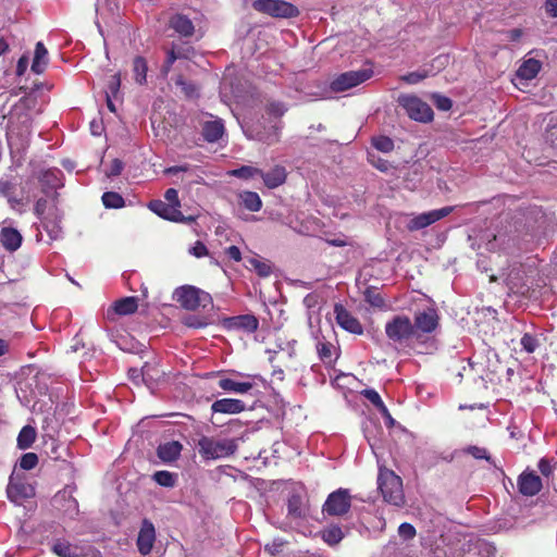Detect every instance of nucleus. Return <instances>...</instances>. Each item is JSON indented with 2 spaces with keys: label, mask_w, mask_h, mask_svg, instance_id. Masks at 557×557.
I'll list each match as a JSON object with an SVG mask.
<instances>
[{
  "label": "nucleus",
  "mask_w": 557,
  "mask_h": 557,
  "mask_svg": "<svg viewBox=\"0 0 557 557\" xmlns=\"http://www.w3.org/2000/svg\"><path fill=\"white\" fill-rule=\"evenodd\" d=\"M377 487L384 502L396 507L405 505L401 478L384 465L379 466Z\"/></svg>",
  "instance_id": "1"
},
{
  "label": "nucleus",
  "mask_w": 557,
  "mask_h": 557,
  "mask_svg": "<svg viewBox=\"0 0 557 557\" xmlns=\"http://www.w3.org/2000/svg\"><path fill=\"white\" fill-rule=\"evenodd\" d=\"M173 298L186 310L195 311L198 308L207 309L212 307L211 295L196 286L184 285L174 290Z\"/></svg>",
  "instance_id": "2"
},
{
  "label": "nucleus",
  "mask_w": 557,
  "mask_h": 557,
  "mask_svg": "<svg viewBox=\"0 0 557 557\" xmlns=\"http://www.w3.org/2000/svg\"><path fill=\"white\" fill-rule=\"evenodd\" d=\"M198 451L203 459H220L230 457L237 450V443L234 438L216 440L202 436L198 441Z\"/></svg>",
  "instance_id": "3"
},
{
  "label": "nucleus",
  "mask_w": 557,
  "mask_h": 557,
  "mask_svg": "<svg viewBox=\"0 0 557 557\" xmlns=\"http://www.w3.org/2000/svg\"><path fill=\"white\" fill-rule=\"evenodd\" d=\"M252 8L274 18H293L300 13L295 4L285 0H255Z\"/></svg>",
  "instance_id": "4"
},
{
  "label": "nucleus",
  "mask_w": 557,
  "mask_h": 557,
  "mask_svg": "<svg viewBox=\"0 0 557 557\" xmlns=\"http://www.w3.org/2000/svg\"><path fill=\"white\" fill-rule=\"evenodd\" d=\"M385 334L391 342L400 345L416 337L412 321L405 314L394 315L387 321Z\"/></svg>",
  "instance_id": "5"
},
{
  "label": "nucleus",
  "mask_w": 557,
  "mask_h": 557,
  "mask_svg": "<svg viewBox=\"0 0 557 557\" xmlns=\"http://www.w3.org/2000/svg\"><path fill=\"white\" fill-rule=\"evenodd\" d=\"M397 101L410 119L423 123L432 121V108L419 97L412 95H400Z\"/></svg>",
  "instance_id": "6"
},
{
  "label": "nucleus",
  "mask_w": 557,
  "mask_h": 557,
  "mask_svg": "<svg viewBox=\"0 0 557 557\" xmlns=\"http://www.w3.org/2000/svg\"><path fill=\"white\" fill-rule=\"evenodd\" d=\"M372 75L373 71L371 69L345 72L330 83V89L333 92H343L368 81Z\"/></svg>",
  "instance_id": "7"
},
{
  "label": "nucleus",
  "mask_w": 557,
  "mask_h": 557,
  "mask_svg": "<svg viewBox=\"0 0 557 557\" xmlns=\"http://www.w3.org/2000/svg\"><path fill=\"white\" fill-rule=\"evenodd\" d=\"M350 507L351 499L348 491L338 488L327 496L322 510L329 516H344L349 511Z\"/></svg>",
  "instance_id": "8"
},
{
  "label": "nucleus",
  "mask_w": 557,
  "mask_h": 557,
  "mask_svg": "<svg viewBox=\"0 0 557 557\" xmlns=\"http://www.w3.org/2000/svg\"><path fill=\"white\" fill-rule=\"evenodd\" d=\"M221 325L227 332H244L250 334L258 330L259 321L253 314H240L224 318L221 321Z\"/></svg>",
  "instance_id": "9"
},
{
  "label": "nucleus",
  "mask_w": 557,
  "mask_h": 557,
  "mask_svg": "<svg viewBox=\"0 0 557 557\" xmlns=\"http://www.w3.org/2000/svg\"><path fill=\"white\" fill-rule=\"evenodd\" d=\"M148 208L157 215L180 223H191L195 221L194 216H184V214L175 206L164 202L162 200H151Z\"/></svg>",
  "instance_id": "10"
},
{
  "label": "nucleus",
  "mask_w": 557,
  "mask_h": 557,
  "mask_svg": "<svg viewBox=\"0 0 557 557\" xmlns=\"http://www.w3.org/2000/svg\"><path fill=\"white\" fill-rule=\"evenodd\" d=\"M414 326L416 338L420 337V333L430 334L438 325V315L435 309L426 308L421 311H417L414 314Z\"/></svg>",
  "instance_id": "11"
},
{
  "label": "nucleus",
  "mask_w": 557,
  "mask_h": 557,
  "mask_svg": "<svg viewBox=\"0 0 557 557\" xmlns=\"http://www.w3.org/2000/svg\"><path fill=\"white\" fill-rule=\"evenodd\" d=\"M7 495L12 503L22 504V502L35 495V490L30 484L11 475L7 486Z\"/></svg>",
  "instance_id": "12"
},
{
  "label": "nucleus",
  "mask_w": 557,
  "mask_h": 557,
  "mask_svg": "<svg viewBox=\"0 0 557 557\" xmlns=\"http://www.w3.org/2000/svg\"><path fill=\"white\" fill-rule=\"evenodd\" d=\"M451 211L453 207H444L442 209L421 213L409 221L408 228L410 231L422 230L441 220L442 218L448 215Z\"/></svg>",
  "instance_id": "13"
},
{
  "label": "nucleus",
  "mask_w": 557,
  "mask_h": 557,
  "mask_svg": "<svg viewBox=\"0 0 557 557\" xmlns=\"http://www.w3.org/2000/svg\"><path fill=\"white\" fill-rule=\"evenodd\" d=\"M517 485L523 496H535L541 492L543 482L534 471L525 470L518 476Z\"/></svg>",
  "instance_id": "14"
},
{
  "label": "nucleus",
  "mask_w": 557,
  "mask_h": 557,
  "mask_svg": "<svg viewBox=\"0 0 557 557\" xmlns=\"http://www.w3.org/2000/svg\"><path fill=\"white\" fill-rule=\"evenodd\" d=\"M334 312L336 322L342 329L356 335H361L363 333V327L360 321L343 305H335Z\"/></svg>",
  "instance_id": "15"
},
{
  "label": "nucleus",
  "mask_w": 557,
  "mask_h": 557,
  "mask_svg": "<svg viewBox=\"0 0 557 557\" xmlns=\"http://www.w3.org/2000/svg\"><path fill=\"white\" fill-rule=\"evenodd\" d=\"M156 541V529L151 521L144 519L137 536L138 552L146 556L152 550Z\"/></svg>",
  "instance_id": "16"
},
{
  "label": "nucleus",
  "mask_w": 557,
  "mask_h": 557,
  "mask_svg": "<svg viewBox=\"0 0 557 557\" xmlns=\"http://www.w3.org/2000/svg\"><path fill=\"white\" fill-rule=\"evenodd\" d=\"M16 190L17 184L15 182L3 178L0 180V196L8 200L11 209L22 212L20 208L28 203V198L18 197Z\"/></svg>",
  "instance_id": "17"
},
{
  "label": "nucleus",
  "mask_w": 557,
  "mask_h": 557,
  "mask_svg": "<svg viewBox=\"0 0 557 557\" xmlns=\"http://www.w3.org/2000/svg\"><path fill=\"white\" fill-rule=\"evenodd\" d=\"M168 26L182 38L193 37L196 32L193 21L183 13L172 14L169 17Z\"/></svg>",
  "instance_id": "18"
},
{
  "label": "nucleus",
  "mask_w": 557,
  "mask_h": 557,
  "mask_svg": "<svg viewBox=\"0 0 557 557\" xmlns=\"http://www.w3.org/2000/svg\"><path fill=\"white\" fill-rule=\"evenodd\" d=\"M260 177L269 189H274L285 184L287 171L285 166L276 164L268 172L261 170Z\"/></svg>",
  "instance_id": "19"
},
{
  "label": "nucleus",
  "mask_w": 557,
  "mask_h": 557,
  "mask_svg": "<svg viewBox=\"0 0 557 557\" xmlns=\"http://www.w3.org/2000/svg\"><path fill=\"white\" fill-rule=\"evenodd\" d=\"M245 409V403L234 398L218 399L211 405L212 412L216 413L236 414L243 412Z\"/></svg>",
  "instance_id": "20"
},
{
  "label": "nucleus",
  "mask_w": 557,
  "mask_h": 557,
  "mask_svg": "<svg viewBox=\"0 0 557 557\" xmlns=\"http://www.w3.org/2000/svg\"><path fill=\"white\" fill-rule=\"evenodd\" d=\"M315 349L320 361L324 366H333L338 358L336 347L324 338L317 341Z\"/></svg>",
  "instance_id": "21"
},
{
  "label": "nucleus",
  "mask_w": 557,
  "mask_h": 557,
  "mask_svg": "<svg viewBox=\"0 0 557 557\" xmlns=\"http://www.w3.org/2000/svg\"><path fill=\"white\" fill-rule=\"evenodd\" d=\"M183 445L178 441H171L160 444L157 448V456L163 462H173L178 459Z\"/></svg>",
  "instance_id": "22"
},
{
  "label": "nucleus",
  "mask_w": 557,
  "mask_h": 557,
  "mask_svg": "<svg viewBox=\"0 0 557 557\" xmlns=\"http://www.w3.org/2000/svg\"><path fill=\"white\" fill-rule=\"evenodd\" d=\"M22 240L23 237L16 228L10 226L1 228L0 242L8 251L17 250L22 245Z\"/></svg>",
  "instance_id": "23"
},
{
  "label": "nucleus",
  "mask_w": 557,
  "mask_h": 557,
  "mask_svg": "<svg viewBox=\"0 0 557 557\" xmlns=\"http://www.w3.org/2000/svg\"><path fill=\"white\" fill-rule=\"evenodd\" d=\"M225 128L221 119L207 121L202 125V137L207 143H216L224 135Z\"/></svg>",
  "instance_id": "24"
},
{
  "label": "nucleus",
  "mask_w": 557,
  "mask_h": 557,
  "mask_svg": "<svg viewBox=\"0 0 557 557\" xmlns=\"http://www.w3.org/2000/svg\"><path fill=\"white\" fill-rule=\"evenodd\" d=\"M48 50L41 41H38L35 46L32 71L36 74H42L48 65Z\"/></svg>",
  "instance_id": "25"
},
{
  "label": "nucleus",
  "mask_w": 557,
  "mask_h": 557,
  "mask_svg": "<svg viewBox=\"0 0 557 557\" xmlns=\"http://www.w3.org/2000/svg\"><path fill=\"white\" fill-rule=\"evenodd\" d=\"M542 69V63L536 59L525 60L518 69L517 75L525 81H531L536 77Z\"/></svg>",
  "instance_id": "26"
},
{
  "label": "nucleus",
  "mask_w": 557,
  "mask_h": 557,
  "mask_svg": "<svg viewBox=\"0 0 557 557\" xmlns=\"http://www.w3.org/2000/svg\"><path fill=\"white\" fill-rule=\"evenodd\" d=\"M138 308L137 298L129 296V297H123L121 299H117L114 301L112 309L114 313L119 315H127L136 312Z\"/></svg>",
  "instance_id": "27"
},
{
  "label": "nucleus",
  "mask_w": 557,
  "mask_h": 557,
  "mask_svg": "<svg viewBox=\"0 0 557 557\" xmlns=\"http://www.w3.org/2000/svg\"><path fill=\"white\" fill-rule=\"evenodd\" d=\"M218 385L223 391L233 392L235 394H246L253 387L251 382H236L228 377L221 379Z\"/></svg>",
  "instance_id": "28"
},
{
  "label": "nucleus",
  "mask_w": 557,
  "mask_h": 557,
  "mask_svg": "<svg viewBox=\"0 0 557 557\" xmlns=\"http://www.w3.org/2000/svg\"><path fill=\"white\" fill-rule=\"evenodd\" d=\"M60 173L59 170H47L41 174L39 182L44 194L48 195L51 190H55L60 186L58 176Z\"/></svg>",
  "instance_id": "29"
},
{
  "label": "nucleus",
  "mask_w": 557,
  "mask_h": 557,
  "mask_svg": "<svg viewBox=\"0 0 557 557\" xmlns=\"http://www.w3.org/2000/svg\"><path fill=\"white\" fill-rule=\"evenodd\" d=\"M242 205L251 212H258L262 208V200L256 191L245 190L238 195Z\"/></svg>",
  "instance_id": "30"
},
{
  "label": "nucleus",
  "mask_w": 557,
  "mask_h": 557,
  "mask_svg": "<svg viewBox=\"0 0 557 557\" xmlns=\"http://www.w3.org/2000/svg\"><path fill=\"white\" fill-rule=\"evenodd\" d=\"M133 74L134 79L139 85H145L147 83V72H148V63L147 60L137 55L133 59Z\"/></svg>",
  "instance_id": "31"
},
{
  "label": "nucleus",
  "mask_w": 557,
  "mask_h": 557,
  "mask_svg": "<svg viewBox=\"0 0 557 557\" xmlns=\"http://www.w3.org/2000/svg\"><path fill=\"white\" fill-rule=\"evenodd\" d=\"M52 552L59 557H78V547L72 545L65 540H55L52 545Z\"/></svg>",
  "instance_id": "32"
},
{
  "label": "nucleus",
  "mask_w": 557,
  "mask_h": 557,
  "mask_svg": "<svg viewBox=\"0 0 557 557\" xmlns=\"http://www.w3.org/2000/svg\"><path fill=\"white\" fill-rule=\"evenodd\" d=\"M247 269H252L260 277H268L272 273V265L269 261L262 260L258 257L247 259Z\"/></svg>",
  "instance_id": "33"
},
{
  "label": "nucleus",
  "mask_w": 557,
  "mask_h": 557,
  "mask_svg": "<svg viewBox=\"0 0 557 557\" xmlns=\"http://www.w3.org/2000/svg\"><path fill=\"white\" fill-rule=\"evenodd\" d=\"M37 436L36 429L32 425H25L22 428L17 435V447L20 449H27L32 447Z\"/></svg>",
  "instance_id": "34"
},
{
  "label": "nucleus",
  "mask_w": 557,
  "mask_h": 557,
  "mask_svg": "<svg viewBox=\"0 0 557 557\" xmlns=\"http://www.w3.org/2000/svg\"><path fill=\"white\" fill-rule=\"evenodd\" d=\"M287 513L295 519H299L306 516L302 497L299 494L294 493L288 497Z\"/></svg>",
  "instance_id": "35"
},
{
  "label": "nucleus",
  "mask_w": 557,
  "mask_h": 557,
  "mask_svg": "<svg viewBox=\"0 0 557 557\" xmlns=\"http://www.w3.org/2000/svg\"><path fill=\"white\" fill-rule=\"evenodd\" d=\"M457 376L460 377L459 384L462 381L476 383L478 380H483V376L479 373V370L475 368V364L471 361H468L467 364L462 366L461 370L458 372Z\"/></svg>",
  "instance_id": "36"
},
{
  "label": "nucleus",
  "mask_w": 557,
  "mask_h": 557,
  "mask_svg": "<svg viewBox=\"0 0 557 557\" xmlns=\"http://www.w3.org/2000/svg\"><path fill=\"white\" fill-rule=\"evenodd\" d=\"M227 174L242 180H250L255 176H260L261 170L252 165H242L240 168L228 171Z\"/></svg>",
  "instance_id": "37"
},
{
  "label": "nucleus",
  "mask_w": 557,
  "mask_h": 557,
  "mask_svg": "<svg viewBox=\"0 0 557 557\" xmlns=\"http://www.w3.org/2000/svg\"><path fill=\"white\" fill-rule=\"evenodd\" d=\"M344 537V533L338 525H332L322 531V540L329 545L338 544Z\"/></svg>",
  "instance_id": "38"
},
{
  "label": "nucleus",
  "mask_w": 557,
  "mask_h": 557,
  "mask_svg": "<svg viewBox=\"0 0 557 557\" xmlns=\"http://www.w3.org/2000/svg\"><path fill=\"white\" fill-rule=\"evenodd\" d=\"M101 199L106 208L120 209L125 206L124 198L115 191H106Z\"/></svg>",
  "instance_id": "39"
},
{
  "label": "nucleus",
  "mask_w": 557,
  "mask_h": 557,
  "mask_svg": "<svg viewBox=\"0 0 557 557\" xmlns=\"http://www.w3.org/2000/svg\"><path fill=\"white\" fill-rule=\"evenodd\" d=\"M177 60H181V59L178 58V55L176 53L175 47L170 46V48H166L165 49V59L160 69L161 75L166 77L172 70L173 64Z\"/></svg>",
  "instance_id": "40"
},
{
  "label": "nucleus",
  "mask_w": 557,
  "mask_h": 557,
  "mask_svg": "<svg viewBox=\"0 0 557 557\" xmlns=\"http://www.w3.org/2000/svg\"><path fill=\"white\" fill-rule=\"evenodd\" d=\"M152 479L161 486L174 487L176 484V474L166 470H160L153 473Z\"/></svg>",
  "instance_id": "41"
},
{
  "label": "nucleus",
  "mask_w": 557,
  "mask_h": 557,
  "mask_svg": "<svg viewBox=\"0 0 557 557\" xmlns=\"http://www.w3.org/2000/svg\"><path fill=\"white\" fill-rule=\"evenodd\" d=\"M364 300L375 308H382L385 305L384 298L377 292V289L373 286H369L363 292Z\"/></svg>",
  "instance_id": "42"
},
{
  "label": "nucleus",
  "mask_w": 557,
  "mask_h": 557,
  "mask_svg": "<svg viewBox=\"0 0 557 557\" xmlns=\"http://www.w3.org/2000/svg\"><path fill=\"white\" fill-rule=\"evenodd\" d=\"M174 82L187 98H193L197 95V86L193 82L186 81L182 74L177 75Z\"/></svg>",
  "instance_id": "43"
},
{
  "label": "nucleus",
  "mask_w": 557,
  "mask_h": 557,
  "mask_svg": "<svg viewBox=\"0 0 557 557\" xmlns=\"http://www.w3.org/2000/svg\"><path fill=\"white\" fill-rule=\"evenodd\" d=\"M459 454L471 455L475 459H485L486 461L492 462L491 456L488 455L487 450L483 447L470 445L465 448H461L459 450Z\"/></svg>",
  "instance_id": "44"
},
{
  "label": "nucleus",
  "mask_w": 557,
  "mask_h": 557,
  "mask_svg": "<svg viewBox=\"0 0 557 557\" xmlns=\"http://www.w3.org/2000/svg\"><path fill=\"white\" fill-rule=\"evenodd\" d=\"M372 146L382 152H391L394 149V141L388 136H376L372 138Z\"/></svg>",
  "instance_id": "45"
},
{
  "label": "nucleus",
  "mask_w": 557,
  "mask_h": 557,
  "mask_svg": "<svg viewBox=\"0 0 557 557\" xmlns=\"http://www.w3.org/2000/svg\"><path fill=\"white\" fill-rule=\"evenodd\" d=\"M287 111V107L284 102L281 101H269L265 104V112L268 115L273 116L275 119L282 117Z\"/></svg>",
  "instance_id": "46"
},
{
  "label": "nucleus",
  "mask_w": 557,
  "mask_h": 557,
  "mask_svg": "<svg viewBox=\"0 0 557 557\" xmlns=\"http://www.w3.org/2000/svg\"><path fill=\"white\" fill-rule=\"evenodd\" d=\"M120 88H121V74L115 73L110 77V79L107 83L106 96L119 98Z\"/></svg>",
  "instance_id": "47"
},
{
  "label": "nucleus",
  "mask_w": 557,
  "mask_h": 557,
  "mask_svg": "<svg viewBox=\"0 0 557 557\" xmlns=\"http://www.w3.org/2000/svg\"><path fill=\"white\" fill-rule=\"evenodd\" d=\"M171 46L175 47L180 59L190 60L196 53L195 48L187 42H172Z\"/></svg>",
  "instance_id": "48"
},
{
  "label": "nucleus",
  "mask_w": 557,
  "mask_h": 557,
  "mask_svg": "<svg viewBox=\"0 0 557 557\" xmlns=\"http://www.w3.org/2000/svg\"><path fill=\"white\" fill-rule=\"evenodd\" d=\"M520 344L524 351H527L528 354H532L536 350L540 343L534 335L530 333H524L523 336L521 337Z\"/></svg>",
  "instance_id": "49"
},
{
  "label": "nucleus",
  "mask_w": 557,
  "mask_h": 557,
  "mask_svg": "<svg viewBox=\"0 0 557 557\" xmlns=\"http://www.w3.org/2000/svg\"><path fill=\"white\" fill-rule=\"evenodd\" d=\"M38 465V456L35 453H26L20 459V467L23 470H32Z\"/></svg>",
  "instance_id": "50"
},
{
  "label": "nucleus",
  "mask_w": 557,
  "mask_h": 557,
  "mask_svg": "<svg viewBox=\"0 0 557 557\" xmlns=\"http://www.w3.org/2000/svg\"><path fill=\"white\" fill-rule=\"evenodd\" d=\"M62 450L63 453H65L66 455L69 454L67 451V448L64 447L62 444H59L57 443L54 440H52L51 444H50V450L47 451V455L53 459V460H60L62 459L63 461H65V459H63V455L61 454Z\"/></svg>",
  "instance_id": "51"
},
{
  "label": "nucleus",
  "mask_w": 557,
  "mask_h": 557,
  "mask_svg": "<svg viewBox=\"0 0 557 557\" xmlns=\"http://www.w3.org/2000/svg\"><path fill=\"white\" fill-rule=\"evenodd\" d=\"M428 76L426 72H410L403 75L400 79L407 84L413 85L423 81Z\"/></svg>",
  "instance_id": "52"
},
{
  "label": "nucleus",
  "mask_w": 557,
  "mask_h": 557,
  "mask_svg": "<svg viewBox=\"0 0 557 557\" xmlns=\"http://www.w3.org/2000/svg\"><path fill=\"white\" fill-rule=\"evenodd\" d=\"M398 534L404 540H411L416 536V529L411 523L404 522L398 528Z\"/></svg>",
  "instance_id": "53"
},
{
  "label": "nucleus",
  "mask_w": 557,
  "mask_h": 557,
  "mask_svg": "<svg viewBox=\"0 0 557 557\" xmlns=\"http://www.w3.org/2000/svg\"><path fill=\"white\" fill-rule=\"evenodd\" d=\"M537 468L543 476L548 479L550 475H553L554 472V465H552L550 460L547 458L540 459L537 463Z\"/></svg>",
  "instance_id": "54"
},
{
  "label": "nucleus",
  "mask_w": 557,
  "mask_h": 557,
  "mask_svg": "<svg viewBox=\"0 0 557 557\" xmlns=\"http://www.w3.org/2000/svg\"><path fill=\"white\" fill-rule=\"evenodd\" d=\"M434 104L437 109L447 111L453 107V101L448 97H444L441 95H434Z\"/></svg>",
  "instance_id": "55"
},
{
  "label": "nucleus",
  "mask_w": 557,
  "mask_h": 557,
  "mask_svg": "<svg viewBox=\"0 0 557 557\" xmlns=\"http://www.w3.org/2000/svg\"><path fill=\"white\" fill-rule=\"evenodd\" d=\"M362 395L376 408L377 406H382V398L379 393L372 388H368L362 391Z\"/></svg>",
  "instance_id": "56"
},
{
  "label": "nucleus",
  "mask_w": 557,
  "mask_h": 557,
  "mask_svg": "<svg viewBox=\"0 0 557 557\" xmlns=\"http://www.w3.org/2000/svg\"><path fill=\"white\" fill-rule=\"evenodd\" d=\"M189 252L194 255L196 258H202L208 256L209 253L207 246L200 240H197L195 243V245L190 248Z\"/></svg>",
  "instance_id": "57"
},
{
  "label": "nucleus",
  "mask_w": 557,
  "mask_h": 557,
  "mask_svg": "<svg viewBox=\"0 0 557 557\" xmlns=\"http://www.w3.org/2000/svg\"><path fill=\"white\" fill-rule=\"evenodd\" d=\"M164 198L168 201V203L175 206L180 210L181 201L178 199V191L175 188L166 189Z\"/></svg>",
  "instance_id": "58"
},
{
  "label": "nucleus",
  "mask_w": 557,
  "mask_h": 557,
  "mask_svg": "<svg viewBox=\"0 0 557 557\" xmlns=\"http://www.w3.org/2000/svg\"><path fill=\"white\" fill-rule=\"evenodd\" d=\"M47 206H48V200L46 198H39L36 201L35 207H34V213L36 214V216L39 220H42V218L46 213V210H47Z\"/></svg>",
  "instance_id": "59"
},
{
  "label": "nucleus",
  "mask_w": 557,
  "mask_h": 557,
  "mask_svg": "<svg viewBox=\"0 0 557 557\" xmlns=\"http://www.w3.org/2000/svg\"><path fill=\"white\" fill-rule=\"evenodd\" d=\"M369 161L380 171L382 172H386L389 168V164H388V161L386 160H383L381 158H376L375 160V156L372 154V153H369Z\"/></svg>",
  "instance_id": "60"
},
{
  "label": "nucleus",
  "mask_w": 557,
  "mask_h": 557,
  "mask_svg": "<svg viewBox=\"0 0 557 557\" xmlns=\"http://www.w3.org/2000/svg\"><path fill=\"white\" fill-rule=\"evenodd\" d=\"M122 170H123V162L119 159H114L110 164L107 175L108 176H117L121 174Z\"/></svg>",
  "instance_id": "61"
},
{
  "label": "nucleus",
  "mask_w": 557,
  "mask_h": 557,
  "mask_svg": "<svg viewBox=\"0 0 557 557\" xmlns=\"http://www.w3.org/2000/svg\"><path fill=\"white\" fill-rule=\"evenodd\" d=\"M544 9L548 16L557 17V0H546Z\"/></svg>",
  "instance_id": "62"
},
{
  "label": "nucleus",
  "mask_w": 557,
  "mask_h": 557,
  "mask_svg": "<svg viewBox=\"0 0 557 557\" xmlns=\"http://www.w3.org/2000/svg\"><path fill=\"white\" fill-rule=\"evenodd\" d=\"M225 253L230 259L239 262L242 260V252L237 246H230L225 249Z\"/></svg>",
  "instance_id": "63"
},
{
  "label": "nucleus",
  "mask_w": 557,
  "mask_h": 557,
  "mask_svg": "<svg viewBox=\"0 0 557 557\" xmlns=\"http://www.w3.org/2000/svg\"><path fill=\"white\" fill-rule=\"evenodd\" d=\"M278 139H280V134H278V127H276V126L273 127V132L271 134H269L267 137L263 138V140L268 145H273V144L277 143Z\"/></svg>",
  "instance_id": "64"
}]
</instances>
